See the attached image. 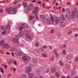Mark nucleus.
Listing matches in <instances>:
<instances>
[{
    "label": "nucleus",
    "mask_w": 78,
    "mask_h": 78,
    "mask_svg": "<svg viewBox=\"0 0 78 78\" xmlns=\"http://www.w3.org/2000/svg\"><path fill=\"white\" fill-rule=\"evenodd\" d=\"M30 57L26 55H25L22 58L23 60V61H26L27 62H29V61H30Z\"/></svg>",
    "instance_id": "obj_1"
},
{
    "label": "nucleus",
    "mask_w": 78,
    "mask_h": 78,
    "mask_svg": "<svg viewBox=\"0 0 78 78\" xmlns=\"http://www.w3.org/2000/svg\"><path fill=\"white\" fill-rule=\"evenodd\" d=\"M34 6H33V4L32 3H30V5L27 6V11H31L33 10Z\"/></svg>",
    "instance_id": "obj_2"
},
{
    "label": "nucleus",
    "mask_w": 78,
    "mask_h": 78,
    "mask_svg": "<svg viewBox=\"0 0 78 78\" xmlns=\"http://www.w3.org/2000/svg\"><path fill=\"white\" fill-rule=\"evenodd\" d=\"M39 10V8L37 7H35L34 9L33 12L32 13V14H34L37 13V12H38V11Z\"/></svg>",
    "instance_id": "obj_3"
},
{
    "label": "nucleus",
    "mask_w": 78,
    "mask_h": 78,
    "mask_svg": "<svg viewBox=\"0 0 78 78\" xmlns=\"http://www.w3.org/2000/svg\"><path fill=\"white\" fill-rule=\"evenodd\" d=\"M31 71V68L30 66H28L27 67L26 69V73H29V72Z\"/></svg>",
    "instance_id": "obj_4"
},
{
    "label": "nucleus",
    "mask_w": 78,
    "mask_h": 78,
    "mask_svg": "<svg viewBox=\"0 0 78 78\" xmlns=\"http://www.w3.org/2000/svg\"><path fill=\"white\" fill-rule=\"evenodd\" d=\"M21 26H23L25 28L27 29L28 28V26L26 23H22L21 24Z\"/></svg>",
    "instance_id": "obj_5"
},
{
    "label": "nucleus",
    "mask_w": 78,
    "mask_h": 78,
    "mask_svg": "<svg viewBox=\"0 0 78 78\" xmlns=\"http://www.w3.org/2000/svg\"><path fill=\"white\" fill-rule=\"evenodd\" d=\"M9 32V30H5L2 33V34H4V33H5V34H8Z\"/></svg>",
    "instance_id": "obj_6"
},
{
    "label": "nucleus",
    "mask_w": 78,
    "mask_h": 78,
    "mask_svg": "<svg viewBox=\"0 0 78 78\" xmlns=\"http://www.w3.org/2000/svg\"><path fill=\"white\" fill-rule=\"evenodd\" d=\"M4 47V48H7V49H9L10 48V46H9V45L8 44H5Z\"/></svg>",
    "instance_id": "obj_7"
},
{
    "label": "nucleus",
    "mask_w": 78,
    "mask_h": 78,
    "mask_svg": "<svg viewBox=\"0 0 78 78\" xmlns=\"http://www.w3.org/2000/svg\"><path fill=\"white\" fill-rule=\"evenodd\" d=\"M26 36L27 38L29 39H31V35H30L28 34H26Z\"/></svg>",
    "instance_id": "obj_8"
},
{
    "label": "nucleus",
    "mask_w": 78,
    "mask_h": 78,
    "mask_svg": "<svg viewBox=\"0 0 78 78\" xmlns=\"http://www.w3.org/2000/svg\"><path fill=\"white\" fill-rule=\"evenodd\" d=\"M21 53L19 51H17L16 52L15 54L17 56H20Z\"/></svg>",
    "instance_id": "obj_9"
},
{
    "label": "nucleus",
    "mask_w": 78,
    "mask_h": 78,
    "mask_svg": "<svg viewBox=\"0 0 78 78\" xmlns=\"http://www.w3.org/2000/svg\"><path fill=\"white\" fill-rule=\"evenodd\" d=\"M13 41L15 43H18V38H15L12 39Z\"/></svg>",
    "instance_id": "obj_10"
},
{
    "label": "nucleus",
    "mask_w": 78,
    "mask_h": 78,
    "mask_svg": "<svg viewBox=\"0 0 78 78\" xmlns=\"http://www.w3.org/2000/svg\"><path fill=\"white\" fill-rule=\"evenodd\" d=\"M4 43H5V42H4V41L3 40L0 41V46H3Z\"/></svg>",
    "instance_id": "obj_11"
},
{
    "label": "nucleus",
    "mask_w": 78,
    "mask_h": 78,
    "mask_svg": "<svg viewBox=\"0 0 78 78\" xmlns=\"http://www.w3.org/2000/svg\"><path fill=\"white\" fill-rule=\"evenodd\" d=\"M8 64H9V65H11V64H12V61L11 60V59H9L8 60Z\"/></svg>",
    "instance_id": "obj_12"
},
{
    "label": "nucleus",
    "mask_w": 78,
    "mask_h": 78,
    "mask_svg": "<svg viewBox=\"0 0 78 78\" xmlns=\"http://www.w3.org/2000/svg\"><path fill=\"white\" fill-rule=\"evenodd\" d=\"M8 9H9V11H10V12H11V11H12L13 10V8H12V6L10 7L9 8H8Z\"/></svg>",
    "instance_id": "obj_13"
},
{
    "label": "nucleus",
    "mask_w": 78,
    "mask_h": 78,
    "mask_svg": "<svg viewBox=\"0 0 78 78\" xmlns=\"http://www.w3.org/2000/svg\"><path fill=\"white\" fill-rule=\"evenodd\" d=\"M19 34L20 36H24V33L22 31H20Z\"/></svg>",
    "instance_id": "obj_14"
},
{
    "label": "nucleus",
    "mask_w": 78,
    "mask_h": 78,
    "mask_svg": "<svg viewBox=\"0 0 78 78\" xmlns=\"http://www.w3.org/2000/svg\"><path fill=\"white\" fill-rule=\"evenodd\" d=\"M75 13L73 12L72 14L71 15V17H72V19L75 18Z\"/></svg>",
    "instance_id": "obj_15"
},
{
    "label": "nucleus",
    "mask_w": 78,
    "mask_h": 78,
    "mask_svg": "<svg viewBox=\"0 0 78 78\" xmlns=\"http://www.w3.org/2000/svg\"><path fill=\"white\" fill-rule=\"evenodd\" d=\"M55 71H56V69H55V68H54L51 69V72L52 73H54V72H55Z\"/></svg>",
    "instance_id": "obj_16"
},
{
    "label": "nucleus",
    "mask_w": 78,
    "mask_h": 78,
    "mask_svg": "<svg viewBox=\"0 0 78 78\" xmlns=\"http://www.w3.org/2000/svg\"><path fill=\"white\" fill-rule=\"evenodd\" d=\"M23 5L24 7L26 8V7L27 6V2H23Z\"/></svg>",
    "instance_id": "obj_17"
},
{
    "label": "nucleus",
    "mask_w": 78,
    "mask_h": 78,
    "mask_svg": "<svg viewBox=\"0 0 78 78\" xmlns=\"http://www.w3.org/2000/svg\"><path fill=\"white\" fill-rule=\"evenodd\" d=\"M59 64L61 66H62L63 65H64V63H63V62L61 61H60L59 62Z\"/></svg>",
    "instance_id": "obj_18"
},
{
    "label": "nucleus",
    "mask_w": 78,
    "mask_h": 78,
    "mask_svg": "<svg viewBox=\"0 0 78 78\" xmlns=\"http://www.w3.org/2000/svg\"><path fill=\"white\" fill-rule=\"evenodd\" d=\"M34 18V16L33 15H30V20L33 19Z\"/></svg>",
    "instance_id": "obj_19"
},
{
    "label": "nucleus",
    "mask_w": 78,
    "mask_h": 78,
    "mask_svg": "<svg viewBox=\"0 0 78 78\" xmlns=\"http://www.w3.org/2000/svg\"><path fill=\"white\" fill-rule=\"evenodd\" d=\"M7 29H10L11 28V25L9 24L7 25L6 26Z\"/></svg>",
    "instance_id": "obj_20"
},
{
    "label": "nucleus",
    "mask_w": 78,
    "mask_h": 78,
    "mask_svg": "<svg viewBox=\"0 0 78 78\" xmlns=\"http://www.w3.org/2000/svg\"><path fill=\"white\" fill-rule=\"evenodd\" d=\"M40 18H41L42 20L45 19V16L44 15H41L40 16Z\"/></svg>",
    "instance_id": "obj_21"
},
{
    "label": "nucleus",
    "mask_w": 78,
    "mask_h": 78,
    "mask_svg": "<svg viewBox=\"0 0 78 78\" xmlns=\"http://www.w3.org/2000/svg\"><path fill=\"white\" fill-rule=\"evenodd\" d=\"M5 11L7 12H8V13H11V12L9 10L8 8H6L5 9Z\"/></svg>",
    "instance_id": "obj_22"
},
{
    "label": "nucleus",
    "mask_w": 78,
    "mask_h": 78,
    "mask_svg": "<svg viewBox=\"0 0 78 78\" xmlns=\"http://www.w3.org/2000/svg\"><path fill=\"white\" fill-rule=\"evenodd\" d=\"M29 76L30 77H33V76H34V74L32 73H29Z\"/></svg>",
    "instance_id": "obj_23"
},
{
    "label": "nucleus",
    "mask_w": 78,
    "mask_h": 78,
    "mask_svg": "<svg viewBox=\"0 0 78 78\" xmlns=\"http://www.w3.org/2000/svg\"><path fill=\"white\" fill-rule=\"evenodd\" d=\"M60 23L62 24V23H63V24H64V22H63V20H62L60 19V20L59 21Z\"/></svg>",
    "instance_id": "obj_24"
},
{
    "label": "nucleus",
    "mask_w": 78,
    "mask_h": 78,
    "mask_svg": "<svg viewBox=\"0 0 78 78\" xmlns=\"http://www.w3.org/2000/svg\"><path fill=\"white\" fill-rule=\"evenodd\" d=\"M55 23H56V24H58V23H59V21H58V19H57V18H56L55 20Z\"/></svg>",
    "instance_id": "obj_25"
},
{
    "label": "nucleus",
    "mask_w": 78,
    "mask_h": 78,
    "mask_svg": "<svg viewBox=\"0 0 78 78\" xmlns=\"http://www.w3.org/2000/svg\"><path fill=\"white\" fill-rule=\"evenodd\" d=\"M47 22L48 23H50V19L48 18L47 19Z\"/></svg>",
    "instance_id": "obj_26"
},
{
    "label": "nucleus",
    "mask_w": 78,
    "mask_h": 78,
    "mask_svg": "<svg viewBox=\"0 0 78 78\" xmlns=\"http://www.w3.org/2000/svg\"><path fill=\"white\" fill-rule=\"evenodd\" d=\"M51 20L52 22H54V19L53 18V16L51 15Z\"/></svg>",
    "instance_id": "obj_27"
},
{
    "label": "nucleus",
    "mask_w": 78,
    "mask_h": 78,
    "mask_svg": "<svg viewBox=\"0 0 78 78\" xmlns=\"http://www.w3.org/2000/svg\"><path fill=\"white\" fill-rule=\"evenodd\" d=\"M35 17L36 19H37V20H38L39 19V18H38V16L37 15V13H36L35 14Z\"/></svg>",
    "instance_id": "obj_28"
},
{
    "label": "nucleus",
    "mask_w": 78,
    "mask_h": 78,
    "mask_svg": "<svg viewBox=\"0 0 78 78\" xmlns=\"http://www.w3.org/2000/svg\"><path fill=\"white\" fill-rule=\"evenodd\" d=\"M22 78H27V75L26 74H23L22 76Z\"/></svg>",
    "instance_id": "obj_29"
},
{
    "label": "nucleus",
    "mask_w": 78,
    "mask_h": 78,
    "mask_svg": "<svg viewBox=\"0 0 78 78\" xmlns=\"http://www.w3.org/2000/svg\"><path fill=\"white\" fill-rule=\"evenodd\" d=\"M44 70L45 72H48V71H49V69H47V68H45L44 69Z\"/></svg>",
    "instance_id": "obj_30"
},
{
    "label": "nucleus",
    "mask_w": 78,
    "mask_h": 78,
    "mask_svg": "<svg viewBox=\"0 0 78 78\" xmlns=\"http://www.w3.org/2000/svg\"><path fill=\"white\" fill-rule=\"evenodd\" d=\"M55 75L58 78H59V74L57 73H55Z\"/></svg>",
    "instance_id": "obj_31"
},
{
    "label": "nucleus",
    "mask_w": 78,
    "mask_h": 78,
    "mask_svg": "<svg viewBox=\"0 0 78 78\" xmlns=\"http://www.w3.org/2000/svg\"><path fill=\"white\" fill-rule=\"evenodd\" d=\"M0 70H1V72L2 73H4V71L3 70V69L2 67L0 68Z\"/></svg>",
    "instance_id": "obj_32"
},
{
    "label": "nucleus",
    "mask_w": 78,
    "mask_h": 78,
    "mask_svg": "<svg viewBox=\"0 0 78 78\" xmlns=\"http://www.w3.org/2000/svg\"><path fill=\"white\" fill-rule=\"evenodd\" d=\"M11 50L12 51H15L16 50V48H13L11 49Z\"/></svg>",
    "instance_id": "obj_33"
},
{
    "label": "nucleus",
    "mask_w": 78,
    "mask_h": 78,
    "mask_svg": "<svg viewBox=\"0 0 78 78\" xmlns=\"http://www.w3.org/2000/svg\"><path fill=\"white\" fill-rule=\"evenodd\" d=\"M22 6V5H21V4H18L17 5V8H19V7H20V6Z\"/></svg>",
    "instance_id": "obj_34"
},
{
    "label": "nucleus",
    "mask_w": 78,
    "mask_h": 78,
    "mask_svg": "<svg viewBox=\"0 0 78 78\" xmlns=\"http://www.w3.org/2000/svg\"><path fill=\"white\" fill-rule=\"evenodd\" d=\"M62 53L63 54V55H66V50H64L62 51Z\"/></svg>",
    "instance_id": "obj_35"
},
{
    "label": "nucleus",
    "mask_w": 78,
    "mask_h": 78,
    "mask_svg": "<svg viewBox=\"0 0 78 78\" xmlns=\"http://www.w3.org/2000/svg\"><path fill=\"white\" fill-rule=\"evenodd\" d=\"M54 59H55V58H54V57H52L51 59V61H54Z\"/></svg>",
    "instance_id": "obj_36"
},
{
    "label": "nucleus",
    "mask_w": 78,
    "mask_h": 78,
    "mask_svg": "<svg viewBox=\"0 0 78 78\" xmlns=\"http://www.w3.org/2000/svg\"><path fill=\"white\" fill-rule=\"evenodd\" d=\"M23 27H20L19 28V30H20V31H22V30H23Z\"/></svg>",
    "instance_id": "obj_37"
},
{
    "label": "nucleus",
    "mask_w": 78,
    "mask_h": 78,
    "mask_svg": "<svg viewBox=\"0 0 78 78\" xmlns=\"http://www.w3.org/2000/svg\"><path fill=\"white\" fill-rule=\"evenodd\" d=\"M51 33H54V30L53 29H52L51 30Z\"/></svg>",
    "instance_id": "obj_38"
},
{
    "label": "nucleus",
    "mask_w": 78,
    "mask_h": 78,
    "mask_svg": "<svg viewBox=\"0 0 78 78\" xmlns=\"http://www.w3.org/2000/svg\"><path fill=\"white\" fill-rule=\"evenodd\" d=\"M66 68H69V67H70V66L67 65L66 66Z\"/></svg>",
    "instance_id": "obj_39"
},
{
    "label": "nucleus",
    "mask_w": 78,
    "mask_h": 78,
    "mask_svg": "<svg viewBox=\"0 0 78 78\" xmlns=\"http://www.w3.org/2000/svg\"><path fill=\"white\" fill-rule=\"evenodd\" d=\"M75 60L76 61H78V57H76L75 58Z\"/></svg>",
    "instance_id": "obj_40"
},
{
    "label": "nucleus",
    "mask_w": 78,
    "mask_h": 78,
    "mask_svg": "<svg viewBox=\"0 0 78 78\" xmlns=\"http://www.w3.org/2000/svg\"><path fill=\"white\" fill-rule=\"evenodd\" d=\"M40 50H41V51H43V52H44V49H42V48H40Z\"/></svg>",
    "instance_id": "obj_41"
},
{
    "label": "nucleus",
    "mask_w": 78,
    "mask_h": 78,
    "mask_svg": "<svg viewBox=\"0 0 78 78\" xmlns=\"http://www.w3.org/2000/svg\"><path fill=\"white\" fill-rule=\"evenodd\" d=\"M42 56H43L44 57H45V58H46V57H47V55L44 54H42Z\"/></svg>",
    "instance_id": "obj_42"
},
{
    "label": "nucleus",
    "mask_w": 78,
    "mask_h": 78,
    "mask_svg": "<svg viewBox=\"0 0 78 78\" xmlns=\"http://www.w3.org/2000/svg\"><path fill=\"white\" fill-rule=\"evenodd\" d=\"M66 11H68L69 12H70V9H69V8H67L66 9Z\"/></svg>",
    "instance_id": "obj_43"
},
{
    "label": "nucleus",
    "mask_w": 78,
    "mask_h": 78,
    "mask_svg": "<svg viewBox=\"0 0 78 78\" xmlns=\"http://www.w3.org/2000/svg\"><path fill=\"white\" fill-rule=\"evenodd\" d=\"M62 19H63V20H65V17H64V16L63 15H62Z\"/></svg>",
    "instance_id": "obj_44"
},
{
    "label": "nucleus",
    "mask_w": 78,
    "mask_h": 78,
    "mask_svg": "<svg viewBox=\"0 0 78 78\" xmlns=\"http://www.w3.org/2000/svg\"><path fill=\"white\" fill-rule=\"evenodd\" d=\"M47 46H43V48H44V49L47 48Z\"/></svg>",
    "instance_id": "obj_45"
},
{
    "label": "nucleus",
    "mask_w": 78,
    "mask_h": 78,
    "mask_svg": "<svg viewBox=\"0 0 78 78\" xmlns=\"http://www.w3.org/2000/svg\"><path fill=\"white\" fill-rule=\"evenodd\" d=\"M14 62L15 65H16V66H17L16 60L15 61H14Z\"/></svg>",
    "instance_id": "obj_46"
},
{
    "label": "nucleus",
    "mask_w": 78,
    "mask_h": 78,
    "mask_svg": "<svg viewBox=\"0 0 78 78\" xmlns=\"http://www.w3.org/2000/svg\"><path fill=\"white\" fill-rule=\"evenodd\" d=\"M65 11H66V9H62V12H65Z\"/></svg>",
    "instance_id": "obj_47"
},
{
    "label": "nucleus",
    "mask_w": 78,
    "mask_h": 78,
    "mask_svg": "<svg viewBox=\"0 0 78 78\" xmlns=\"http://www.w3.org/2000/svg\"><path fill=\"white\" fill-rule=\"evenodd\" d=\"M5 3V0L2 1L1 2V3Z\"/></svg>",
    "instance_id": "obj_48"
},
{
    "label": "nucleus",
    "mask_w": 78,
    "mask_h": 78,
    "mask_svg": "<svg viewBox=\"0 0 78 78\" xmlns=\"http://www.w3.org/2000/svg\"><path fill=\"white\" fill-rule=\"evenodd\" d=\"M35 45L37 47H39V44H38V43H36Z\"/></svg>",
    "instance_id": "obj_49"
},
{
    "label": "nucleus",
    "mask_w": 78,
    "mask_h": 78,
    "mask_svg": "<svg viewBox=\"0 0 78 78\" xmlns=\"http://www.w3.org/2000/svg\"><path fill=\"white\" fill-rule=\"evenodd\" d=\"M17 3V1H15L13 3L14 4H16Z\"/></svg>",
    "instance_id": "obj_50"
},
{
    "label": "nucleus",
    "mask_w": 78,
    "mask_h": 78,
    "mask_svg": "<svg viewBox=\"0 0 78 78\" xmlns=\"http://www.w3.org/2000/svg\"><path fill=\"white\" fill-rule=\"evenodd\" d=\"M18 37H19V36H18L17 35H16L15 36L16 38H17V39H18V40H19Z\"/></svg>",
    "instance_id": "obj_51"
},
{
    "label": "nucleus",
    "mask_w": 78,
    "mask_h": 78,
    "mask_svg": "<svg viewBox=\"0 0 78 78\" xmlns=\"http://www.w3.org/2000/svg\"><path fill=\"white\" fill-rule=\"evenodd\" d=\"M72 33V31H70V32L68 33V34H71Z\"/></svg>",
    "instance_id": "obj_52"
},
{
    "label": "nucleus",
    "mask_w": 78,
    "mask_h": 78,
    "mask_svg": "<svg viewBox=\"0 0 78 78\" xmlns=\"http://www.w3.org/2000/svg\"><path fill=\"white\" fill-rule=\"evenodd\" d=\"M3 12V10L2 9H0V13H2Z\"/></svg>",
    "instance_id": "obj_53"
},
{
    "label": "nucleus",
    "mask_w": 78,
    "mask_h": 78,
    "mask_svg": "<svg viewBox=\"0 0 78 78\" xmlns=\"http://www.w3.org/2000/svg\"><path fill=\"white\" fill-rule=\"evenodd\" d=\"M16 11V8H14L13 12H15Z\"/></svg>",
    "instance_id": "obj_54"
},
{
    "label": "nucleus",
    "mask_w": 78,
    "mask_h": 78,
    "mask_svg": "<svg viewBox=\"0 0 78 78\" xmlns=\"http://www.w3.org/2000/svg\"><path fill=\"white\" fill-rule=\"evenodd\" d=\"M6 54L7 55H11V54L9 52H7Z\"/></svg>",
    "instance_id": "obj_55"
},
{
    "label": "nucleus",
    "mask_w": 78,
    "mask_h": 78,
    "mask_svg": "<svg viewBox=\"0 0 78 78\" xmlns=\"http://www.w3.org/2000/svg\"><path fill=\"white\" fill-rule=\"evenodd\" d=\"M75 36L76 37H78V34H75Z\"/></svg>",
    "instance_id": "obj_56"
},
{
    "label": "nucleus",
    "mask_w": 78,
    "mask_h": 78,
    "mask_svg": "<svg viewBox=\"0 0 78 78\" xmlns=\"http://www.w3.org/2000/svg\"><path fill=\"white\" fill-rule=\"evenodd\" d=\"M38 78H43V76H39Z\"/></svg>",
    "instance_id": "obj_57"
},
{
    "label": "nucleus",
    "mask_w": 78,
    "mask_h": 78,
    "mask_svg": "<svg viewBox=\"0 0 78 78\" xmlns=\"http://www.w3.org/2000/svg\"><path fill=\"white\" fill-rule=\"evenodd\" d=\"M63 47L65 48H66L67 47V45L65 44L63 45Z\"/></svg>",
    "instance_id": "obj_58"
},
{
    "label": "nucleus",
    "mask_w": 78,
    "mask_h": 78,
    "mask_svg": "<svg viewBox=\"0 0 78 78\" xmlns=\"http://www.w3.org/2000/svg\"><path fill=\"white\" fill-rule=\"evenodd\" d=\"M42 6L44 7V8L45 7V4H44V3L42 4Z\"/></svg>",
    "instance_id": "obj_59"
},
{
    "label": "nucleus",
    "mask_w": 78,
    "mask_h": 78,
    "mask_svg": "<svg viewBox=\"0 0 78 78\" xmlns=\"http://www.w3.org/2000/svg\"><path fill=\"white\" fill-rule=\"evenodd\" d=\"M56 51H57L56 49H54L53 50V52H55V53Z\"/></svg>",
    "instance_id": "obj_60"
},
{
    "label": "nucleus",
    "mask_w": 78,
    "mask_h": 78,
    "mask_svg": "<svg viewBox=\"0 0 78 78\" xmlns=\"http://www.w3.org/2000/svg\"><path fill=\"white\" fill-rule=\"evenodd\" d=\"M66 78H71V77L70 76H68Z\"/></svg>",
    "instance_id": "obj_61"
},
{
    "label": "nucleus",
    "mask_w": 78,
    "mask_h": 78,
    "mask_svg": "<svg viewBox=\"0 0 78 78\" xmlns=\"http://www.w3.org/2000/svg\"><path fill=\"white\" fill-rule=\"evenodd\" d=\"M37 3H39V4H41V3H42V2H41V1H38L37 2Z\"/></svg>",
    "instance_id": "obj_62"
},
{
    "label": "nucleus",
    "mask_w": 78,
    "mask_h": 78,
    "mask_svg": "<svg viewBox=\"0 0 78 78\" xmlns=\"http://www.w3.org/2000/svg\"><path fill=\"white\" fill-rule=\"evenodd\" d=\"M34 62H35V63H36V62H37V60L36 59H35L34 60Z\"/></svg>",
    "instance_id": "obj_63"
},
{
    "label": "nucleus",
    "mask_w": 78,
    "mask_h": 78,
    "mask_svg": "<svg viewBox=\"0 0 78 78\" xmlns=\"http://www.w3.org/2000/svg\"><path fill=\"white\" fill-rule=\"evenodd\" d=\"M55 77L54 76H52L51 77V78H55Z\"/></svg>",
    "instance_id": "obj_64"
}]
</instances>
